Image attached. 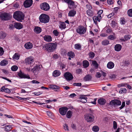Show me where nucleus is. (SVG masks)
Listing matches in <instances>:
<instances>
[{"mask_svg":"<svg viewBox=\"0 0 132 132\" xmlns=\"http://www.w3.org/2000/svg\"><path fill=\"white\" fill-rule=\"evenodd\" d=\"M107 2L109 4L111 5L113 3V0H107Z\"/></svg>","mask_w":132,"mask_h":132,"instance_id":"53","label":"nucleus"},{"mask_svg":"<svg viewBox=\"0 0 132 132\" xmlns=\"http://www.w3.org/2000/svg\"><path fill=\"white\" fill-rule=\"evenodd\" d=\"M51 87L52 89L54 90L55 91L58 92H61L60 89V87L56 85H52L51 86Z\"/></svg>","mask_w":132,"mask_h":132,"instance_id":"15","label":"nucleus"},{"mask_svg":"<svg viewBox=\"0 0 132 132\" xmlns=\"http://www.w3.org/2000/svg\"><path fill=\"white\" fill-rule=\"evenodd\" d=\"M125 102H123L122 103V105L120 107V109H122L125 106Z\"/></svg>","mask_w":132,"mask_h":132,"instance_id":"61","label":"nucleus"},{"mask_svg":"<svg viewBox=\"0 0 132 132\" xmlns=\"http://www.w3.org/2000/svg\"><path fill=\"white\" fill-rule=\"evenodd\" d=\"M108 39L111 40H113L115 39V37L114 36L112 35H110L108 36Z\"/></svg>","mask_w":132,"mask_h":132,"instance_id":"47","label":"nucleus"},{"mask_svg":"<svg viewBox=\"0 0 132 132\" xmlns=\"http://www.w3.org/2000/svg\"><path fill=\"white\" fill-rule=\"evenodd\" d=\"M73 85L74 86H80L81 85V84L80 83H74Z\"/></svg>","mask_w":132,"mask_h":132,"instance_id":"56","label":"nucleus"},{"mask_svg":"<svg viewBox=\"0 0 132 132\" xmlns=\"http://www.w3.org/2000/svg\"><path fill=\"white\" fill-rule=\"evenodd\" d=\"M44 38V40L46 41L50 42L52 41V38L49 35H45Z\"/></svg>","mask_w":132,"mask_h":132,"instance_id":"18","label":"nucleus"},{"mask_svg":"<svg viewBox=\"0 0 132 132\" xmlns=\"http://www.w3.org/2000/svg\"><path fill=\"white\" fill-rule=\"evenodd\" d=\"M40 7L42 10L46 11L49 10L50 8L49 5L46 2H44L40 4Z\"/></svg>","mask_w":132,"mask_h":132,"instance_id":"7","label":"nucleus"},{"mask_svg":"<svg viewBox=\"0 0 132 132\" xmlns=\"http://www.w3.org/2000/svg\"><path fill=\"white\" fill-rule=\"evenodd\" d=\"M12 129L11 126L10 125L6 126L5 128V130L6 131H9Z\"/></svg>","mask_w":132,"mask_h":132,"instance_id":"35","label":"nucleus"},{"mask_svg":"<svg viewBox=\"0 0 132 132\" xmlns=\"http://www.w3.org/2000/svg\"><path fill=\"white\" fill-rule=\"evenodd\" d=\"M81 70L80 69H78L76 70V72L78 74H79L81 73Z\"/></svg>","mask_w":132,"mask_h":132,"instance_id":"63","label":"nucleus"},{"mask_svg":"<svg viewBox=\"0 0 132 132\" xmlns=\"http://www.w3.org/2000/svg\"><path fill=\"white\" fill-rule=\"evenodd\" d=\"M39 19L41 22L46 23L49 22L50 17L48 15L45 14H42L39 16Z\"/></svg>","mask_w":132,"mask_h":132,"instance_id":"3","label":"nucleus"},{"mask_svg":"<svg viewBox=\"0 0 132 132\" xmlns=\"http://www.w3.org/2000/svg\"><path fill=\"white\" fill-rule=\"evenodd\" d=\"M19 55L18 54L15 53L13 56V58L15 60H17L19 59Z\"/></svg>","mask_w":132,"mask_h":132,"instance_id":"36","label":"nucleus"},{"mask_svg":"<svg viewBox=\"0 0 132 132\" xmlns=\"http://www.w3.org/2000/svg\"><path fill=\"white\" fill-rule=\"evenodd\" d=\"M40 69V65H38L35 66L31 70V71L33 72H36L39 71Z\"/></svg>","mask_w":132,"mask_h":132,"instance_id":"16","label":"nucleus"},{"mask_svg":"<svg viewBox=\"0 0 132 132\" xmlns=\"http://www.w3.org/2000/svg\"><path fill=\"white\" fill-rule=\"evenodd\" d=\"M24 14L21 12L17 11L14 12L13 15V17L18 21H21L24 19Z\"/></svg>","mask_w":132,"mask_h":132,"instance_id":"2","label":"nucleus"},{"mask_svg":"<svg viewBox=\"0 0 132 132\" xmlns=\"http://www.w3.org/2000/svg\"><path fill=\"white\" fill-rule=\"evenodd\" d=\"M81 45L79 44H77L75 45V48L79 50H81Z\"/></svg>","mask_w":132,"mask_h":132,"instance_id":"29","label":"nucleus"},{"mask_svg":"<svg viewBox=\"0 0 132 132\" xmlns=\"http://www.w3.org/2000/svg\"><path fill=\"white\" fill-rule=\"evenodd\" d=\"M87 29L82 26H79L76 29L77 32L80 34L82 35L84 34L86 32Z\"/></svg>","mask_w":132,"mask_h":132,"instance_id":"5","label":"nucleus"},{"mask_svg":"<svg viewBox=\"0 0 132 132\" xmlns=\"http://www.w3.org/2000/svg\"><path fill=\"white\" fill-rule=\"evenodd\" d=\"M64 1L68 4V7L70 9L72 8V6L75 4L74 1L71 0H64Z\"/></svg>","mask_w":132,"mask_h":132,"instance_id":"12","label":"nucleus"},{"mask_svg":"<svg viewBox=\"0 0 132 132\" xmlns=\"http://www.w3.org/2000/svg\"><path fill=\"white\" fill-rule=\"evenodd\" d=\"M68 56L72 58L73 57L75 56L74 53L71 51L68 52Z\"/></svg>","mask_w":132,"mask_h":132,"instance_id":"38","label":"nucleus"},{"mask_svg":"<svg viewBox=\"0 0 132 132\" xmlns=\"http://www.w3.org/2000/svg\"><path fill=\"white\" fill-rule=\"evenodd\" d=\"M113 128L114 129H116L117 128V124L115 121H113Z\"/></svg>","mask_w":132,"mask_h":132,"instance_id":"48","label":"nucleus"},{"mask_svg":"<svg viewBox=\"0 0 132 132\" xmlns=\"http://www.w3.org/2000/svg\"><path fill=\"white\" fill-rule=\"evenodd\" d=\"M83 66L85 68L87 67L89 65L88 62L87 60L84 61L82 63Z\"/></svg>","mask_w":132,"mask_h":132,"instance_id":"28","label":"nucleus"},{"mask_svg":"<svg viewBox=\"0 0 132 132\" xmlns=\"http://www.w3.org/2000/svg\"><path fill=\"white\" fill-rule=\"evenodd\" d=\"M110 105L115 107L120 105L121 104V102L117 100H111L110 103Z\"/></svg>","mask_w":132,"mask_h":132,"instance_id":"8","label":"nucleus"},{"mask_svg":"<svg viewBox=\"0 0 132 132\" xmlns=\"http://www.w3.org/2000/svg\"><path fill=\"white\" fill-rule=\"evenodd\" d=\"M92 78L91 76L90 75H86L84 78V80L85 81H88Z\"/></svg>","mask_w":132,"mask_h":132,"instance_id":"30","label":"nucleus"},{"mask_svg":"<svg viewBox=\"0 0 132 132\" xmlns=\"http://www.w3.org/2000/svg\"><path fill=\"white\" fill-rule=\"evenodd\" d=\"M22 25L20 23L15 22L14 23V27L16 29H20L22 28Z\"/></svg>","mask_w":132,"mask_h":132,"instance_id":"17","label":"nucleus"},{"mask_svg":"<svg viewBox=\"0 0 132 132\" xmlns=\"http://www.w3.org/2000/svg\"><path fill=\"white\" fill-rule=\"evenodd\" d=\"M64 77L67 81H70L73 78L72 75L69 72H66L64 75Z\"/></svg>","mask_w":132,"mask_h":132,"instance_id":"11","label":"nucleus"},{"mask_svg":"<svg viewBox=\"0 0 132 132\" xmlns=\"http://www.w3.org/2000/svg\"><path fill=\"white\" fill-rule=\"evenodd\" d=\"M92 64L96 69L98 67V64L96 61H93L92 62Z\"/></svg>","mask_w":132,"mask_h":132,"instance_id":"33","label":"nucleus"},{"mask_svg":"<svg viewBox=\"0 0 132 132\" xmlns=\"http://www.w3.org/2000/svg\"><path fill=\"white\" fill-rule=\"evenodd\" d=\"M47 115L50 117H51L52 115V113L50 111H47L46 112Z\"/></svg>","mask_w":132,"mask_h":132,"instance_id":"64","label":"nucleus"},{"mask_svg":"<svg viewBox=\"0 0 132 132\" xmlns=\"http://www.w3.org/2000/svg\"><path fill=\"white\" fill-rule=\"evenodd\" d=\"M102 18L101 15H98L96 17V19L97 20L98 22L100 21V20Z\"/></svg>","mask_w":132,"mask_h":132,"instance_id":"52","label":"nucleus"},{"mask_svg":"<svg viewBox=\"0 0 132 132\" xmlns=\"http://www.w3.org/2000/svg\"><path fill=\"white\" fill-rule=\"evenodd\" d=\"M14 25L12 24H10L9 25V28L10 29H12L14 28Z\"/></svg>","mask_w":132,"mask_h":132,"instance_id":"59","label":"nucleus"},{"mask_svg":"<svg viewBox=\"0 0 132 132\" xmlns=\"http://www.w3.org/2000/svg\"><path fill=\"white\" fill-rule=\"evenodd\" d=\"M33 3L32 0H26L23 3L24 7L26 8L30 7Z\"/></svg>","mask_w":132,"mask_h":132,"instance_id":"10","label":"nucleus"},{"mask_svg":"<svg viewBox=\"0 0 132 132\" xmlns=\"http://www.w3.org/2000/svg\"><path fill=\"white\" fill-rule=\"evenodd\" d=\"M53 33L54 35L55 36H58L59 34V32L57 31V30H54L53 31Z\"/></svg>","mask_w":132,"mask_h":132,"instance_id":"42","label":"nucleus"},{"mask_svg":"<svg viewBox=\"0 0 132 132\" xmlns=\"http://www.w3.org/2000/svg\"><path fill=\"white\" fill-rule=\"evenodd\" d=\"M128 15L130 17H132V9L129 10L127 11Z\"/></svg>","mask_w":132,"mask_h":132,"instance_id":"41","label":"nucleus"},{"mask_svg":"<svg viewBox=\"0 0 132 132\" xmlns=\"http://www.w3.org/2000/svg\"><path fill=\"white\" fill-rule=\"evenodd\" d=\"M64 129H65V130H67L68 131L69 130V129H68V127L67 124H65L64 126Z\"/></svg>","mask_w":132,"mask_h":132,"instance_id":"62","label":"nucleus"},{"mask_svg":"<svg viewBox=\"0 0 132 132\" xmlns=\"http://www.w3.org/2000/svg\"><path fill=\"white\" fill-rule=\"evenodd\" d=\"M11 17V15L9 13H2L0 15V17L2 20L7 21L10 20Z\"/></svg>","mask_w":132,"mask_h":132,"instance_id":"6","label":"nucleus"},{"mask_svg":"<svg viewBox=\"0 0 132 132\" xmlns=\"http://www.w3.org/2000/svg\"><path fill=\"white\" fill-rule=\"evenodd\" d=\"M68 110V108L67 107H62L59 109V112L62 115H65L66 114Z\"/></svg>","mask_w":132,"mask_h":132,"instance_id":"9","label":"nucleus"},{"mask_svg":"<svg viewBox=\"0 0 132 132\" xmlns=\"http://www.w3.org/2000/svg\"><path fill=\"white\" fill-rule=\"evenodd\" d=\"M131 36L129 35H126L124 37L125 40H126L130 39Z\"/></svg>","mask_w":132,"mask_h":132,"instance_id":"46","label":"nucleus"},{"mask_svg":"<svg viewBox=\"0 0 132 132\" xmlns=\"http://www.w3.org/2000/svg\"><path fill=\"white\" fill-rule=\"evenodd\" d=\"M25 48L27 49H30L33 47L32 44L30 42L27 43L24 45Z\"/></svg>","mask_w":132,"mask_h":132,"instance_id":"19","label":"nucleus"},{"mask_svg":"<svg viewBox=\"0 0 132 132\" xmlns=\"http://www.w3.org/2000/svg\"><path fill=\"white\" fill-rule=\"evenodd\" d=\"M101 76V74L99 72H97L96 73V77L97 78H100Z\"/></svg>","mask_w":132,"mask_h":132,"instance_id":"51","label":"nucleus"},{"mask_svg":"<svg viewBox=\"0 0 132 132\" xmlns=\"http://www.w3.org/2000/svg\"><path fill=\"white\" fill-rule=\"evenodd\" d=\"M18 67L16 65H14L11 68V69L13 71H16L18 69Z\"/></svg>","mask_w":132,"mask_h":132,"instance_id":"43","label":"nucleus"},{"mask_svg":"<svg viewBox=\"0 0 132 132\" xmlns=\"http://www.w3.org/2000/svg\"><path fill=\"white\" fill-rule=\"evenodd\" d=\"M127 92L126 89L125 88H121L119 90V93L122 94V93H125Z\"/></svg>","mask_w":132,"mask_h":132,"instance_id":"40","label":"nucleus"},{"mask_svg":"<svg viewBox=\"0 0 132 132\" xmlns=\"http://www.w3.org/2000/svg\"><path fill=\"white\" fill-rule=\"evenodd\" d=\"M71 127L74 131H75L76 130V127L75 125L74 124H72L71 125Z\"/></svg>","mask_w":132,"mask_h":132,"instance_id":"54","label":"nucleus"},{"mask_svg":"<svg viewBox=\"0 0 132 132\" xmlns=\"http://www.w3.org/2000/svg\"><path fill=\"white\" fill-rule=\"evenodd\" d=\"M93 19L95 23L96 24L97 23V21H98L97 20V19H96V17L94 16L93 18Z\"/></svg>","mask_w":132,"mask_h":132,"instance_id":"60","label":"nucleus"},{"mask_svg":"<svg viewBox=\"0 0 132 132\" xmlns=\"http://www.w3.org/2000/svg\"><path fill=\"white\" fill-rule=\"evenodd\" d=\"M8 63V61L5 60H4L2 61L0 63L1 66H5Z\"/></svg>","mask_w":132,"mask_h":132,"instance_id":"31","label":"nucleus"},{"mask_svg":"<svg viewBox=\"0 0 132 132\" xmlns=\"http://www.w3.org/2000/svg\"><path fill=\"white\" fill-rule=\"evenodd\" d=\"M76 13V11L74 10L69 11L68 13V16L70 17L74 16Z\"/></svg>","mask_w":132,"mask_h":132,"instance_id":"22","label":"nucleus"},{"mask_svg":"<svg viewBox=\"0 0 132 132\" xmlns=\"http://www.w3.org/2000/svg\"><path fill=\"white\" fill-rule=\"evenodd\" d=\"M66 27V25L64 22H60L59 28L62 29H65Z\"/></svg>","mask_w":132,"mask_h":132,"instance_id":"23","label":"nucleus"},{"mask_svg":"<svg viewBox=\"0 0 132 132\" xmlns=\"http://www.w3.org/2000/svg\"><path fill=\"white\" fill-rule=\"evenodd\" d=\"M34 30L36 33L38 34L41 32L42 29L40 27L37 26L35 27Z\"/></svg>","mask_w":132,"mask_h":132,"instance_id":"24","label":"nucleus"},{"mask_svg":"<svg viewBox=\"0 0 132 132\" xmlns=\"http://www.w3.org/2000/svg\"><path fill=\"white\" fill-rule=\"evenodd\" d=\"M18 75L21 78H27L28 79L30 78L29 75H26L21 71H20L19 73H18Z\"/></svg>","mask_w":132,"mask_h":132,"instance_id":"13","label":"nucleus"},{"mask_svg":"<svg viewBox=\"0 0 132 132\" xmlns=\"http://www.w3.org/2000/svg\"><path fill=\"white\" fill-rule=\"evenodd\" d=\"M25 61L27 64H30L34 62V58L33 57L30 56L26 58L25 59Z\"/></svg>","mask_w":132,"mask_h":132,"instance_id":"14","label":"nucleus"},{"mask_svg":"<svg viewBox=\"0 0 132 132\" xmlns=\"http://www.w3.org/2000/svg\"><path fill=\"white\" fill-rule=\"evenodd\" d=\"M97 99L96 98L94 99V100L93 101H92V102H88L87 103H88V105H89V104H90L91 103L92 104H96V100Z\"/></svg>","mask_w":132,"mask_h":132,"instance_id":"55","label":"nucleus"},{"mask_svg":"<svg viewBox=\"0 0 132 132\" xmlns=\"http://www.w3.org/2000/svg\"><path fill=\"white\" fill-rule=\"evenodd\" d=\"M60 74V72L57 70L54 71L53 73V76L54 77H56L59 76Z\"/></svg>","mask_w":132,"mask_h":132,"instance_id":"26","label":"nucleus"},{"mask_svg":"<svg viewBox=\"0 0 132 132\" xmlns=\"http://www.w3.org/2000/svg\"><path fill=\"white\" fill-rule=\"evenodd\" d=\"M4 53V51L3 48L0 46V56H2Z\"/></svg>","mask_w":132,"mask_h":132,"instance_id":"45","label":"nucleus"},{"mask_svg":"<svg viewBox=\"0 0 132 132\" xmlns=\"http://www.w3.org/2000/svg\"><path fill=\"white\" fill-rule=\"evenodd\" d=\"M116 24L117 23L115 21H112L111 23V26L112 27H114Z\"/></svg>","mask_w":132,"mask_h":132,"instance_id":"50","label":"nucleus"},{"mask_svg":"<svg viewBox=\"0 0 132 132\" xmlns=\"http://www.w3.org/2000/svg\"><path fill=\"white\" fill-rule=\"evenodd\" d=\"M89 55L90 57L92 58L94 56L95 54L93 52H90L89 53Z\"/></svg>","mask_w":132,"mask_h":132,"instance_id":"49","label":"nucleus"},{"mask_svg":"<svg viewBox=\"0 0 132 132\" xmlns=\"http://www.w3.org/2000/svg\"><path fill=\"white\" fill-rule=\"evenodd\" d=\"M85 118L88 122L91 123L94 121L95 117L92 113H88L85 115Z\"/></svg>","mask_w":132,"mask_h":132,"instance_id":"4","label":"nucleus"},{"mask_svg":"<svg viewBox=\"0 0 132 132\" xmlns=\"http://www.w3.org/2000/svg\"><path fill=\"white\" fill-rule=\"evenodd\" d=\"M127 85V83H122L121 84H119L117 85V86L119 88L123 86L126 87V85Z\"/></svg>","mask_w":132,"mask_h":132,"instance_id":"44","label":"nucleus"},{"mask_svg":"<svg viewBox=\"0 0 132 132\" xmlns=\"http://www.w3.org/2000/svg\"><path fill=\"white\" fill-rule=\"evenodd\" d=\"M87 14L89 16H92L93 15V12L90 10H88L87 11Z\"/></svg>","mask_w":132,"mask_h":132,"instance_id":"32","label":"nucleus"},{"mask_svg":"<svg viewBox=\"0 0 132 132\" xmlns=\"http://www.w3.org/2000/svg\"><path fill=\"white\" fill-rule=\"evenodd\" d=\"M57 45L54 43H50L43 46L42 49L47 50L49 52L53 51L56 48Z\"/></svg>","mask_w":132,"mask_h":132,"instance_id":"1","label":"nucleus"},{"mask_svg":"<svg viewBox=\"0 0 132 132\" xmlns=\"http://www.w3.org/2000/svg\"><path fill=\"white\" fill-rule=\"evenodd\" d=\"M72 112L71 111H68L67 114V117L68 118H70L72 116Z\"/></svg>","mask_w":132,"mask_h":132,"instance_id":"34","label":"nucleus"},{"mask_svg":"<svg viewBox=\"0 0 132 132\" xmlns=\"http://www.w3.org/2000/svg\"><path fill=\"white\" fill-rule=\"evenodd\" d=\"M114 14V13H112L109 14L108 16V18H110L111 17L113 16Z\"/></svg>","mask_w":132,"mask_h":132,"instance_id":"58","label":"nucleus"},{"mask_svg":"<svg viewBox=\"0 0 132 132\" xmlns=\"http://www.w3.org/2000/svg\"><path fill=\"white\" fill-rule=\"evenodd\" d=\"M6 34L4 31H2L0 32V39H3L6 37Z\"/></svg>","mask_w":132,"mask_h":132,"instance_id":"27","label":"nucleus"},{"mask_svg":"<svg viewBox=\"0 0 132 132\" xmlns=\"http://www.w3.org/2000/svg\"><path fill=\"white\" fill-rule=\"evenodd\" d=\"M114 66V63L112 62H108L107 64V67L109 69H111L113 68Z\"/></svg>","mask_w":132,"mask_h":132,"instance_id":"25","label":"nucleus"},{"mask_svg":"<svg viewBox=\"0 0 132 132\" xmlns=\"http://www.w3.org/2000/svg\"><path fill=\"white\" fill-rule=\"evenodd\" d=\"M101 43L103 45H106L109 44V42L108 40H105L102 41Z\"/></svg>","mask_w":132,"mask_h":132,"instance_id":"37","label":"nucleus"},{"mask_svg":"<svg viewBox=\"0 0 132 132\" xmlns=\"http://www.w3.org/2000/svg\"><path fill=\"white\" fill-rule=\"evenodd\" d=\"M93 130L95 132H97L99 130V128L97 126H95L93 127L92 128Z\"/></svg>","mask_w":132,"mask_h":132,"instance_id":"39","label":"nucleus"},{"mask_svg":"<svg viewBox=\"0 0 132 132\" xmlns=\"http://www.w3.org/2000/svg\"><path fill=\"white\" fill-rule=\"evenodd\" d=\"M5 92L7 93H10L11 92V91L9 89L5 88Z\"/></svg>","mask_w":132,"mask_h":132,"instance_id":"57","label":"nucleus"},{"mask_svg":"<svg viewBox=\"0 0 132 132\" xmlns=\"http://www.w3.org/2000/svg\"><path fill=\"white\" fill-rule=\"evenodd\" d=\"M98 103L101 105H104L106 102L105 99L103 98H100L98 100Z\"/></svg>","mask_w":132,"mask_h":132,"instance_id":"21","label":"nucleus"},{"mask_svg":"<svg viewBox=\"0 0 132 132\" xmlns=\"http://www.w3.org/2000/svg\"><path fill=\"white\" fill-rule=\"evenodd\" d=\"M122 48L121 45L119 44H117L114 46L115 50L117 51H119Z\"/></svg>","mask_w":132,"mask_h":132,"instance_id":"20","label":"nucleus"}]
</instances>
